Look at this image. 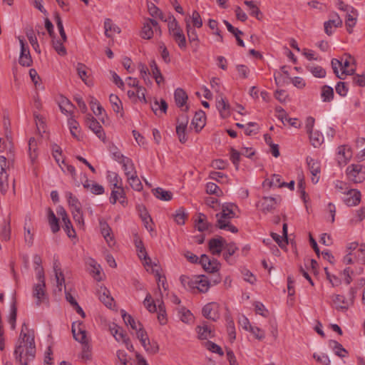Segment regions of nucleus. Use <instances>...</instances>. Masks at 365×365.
Instances as JSON below:
<instances>
[{
	"instance_id": "39448f33",
	"label": "nucleus",
	"mask_w": 365,
	"mask_h": 365,
	"mask_svg": "<svg viewBox=\"0 0 365 365\" xmlns=\"http://www.w3.org/2000/svg\"><path fill=\"white\" fill-rule=\"evenodd\" d=\"M206 116L204 111L200 110L195 112L194 118L190 125V130H195V134H197L205 125Z\"/></svg>"
},
{
	"instance_id": "5701e85b",
	"label": "nucleus",
	"mask_w": 365,
	"mask_h": 365,
	"mask_svg": "<svg viewBox=\"0 0 365 365\" xmlns=\"http://www.w3.org/2000/svg\"><path fill=\"white\" fill-rule=\"evenodd\" d=\"M187 123L188 118L187 115H182L178 118L176 125V133L179 137L185 135Z\"/></svg>"
},
{
	"instance_id": "c9c22d12",
	"label": "nucleus",
	"mask_w": 365,
	"mask_h": 365,
	"mask_svg": "<svg viewBox=\"0 0 365 365\" xmlns=\"http://www.w3.org/2000/svg\"><path fill=\"white\" fill-rule=\"evenodd\" d=\"M244 4L248 6L250 9V14L252 16L256 17L258 20H261L262 18V13L259 10V7L252 1L245 0Z\"/></svg>"
},
{
	"instance_id": "6ab92c4d",
	"label": "nucleus",
	"mask_w": 365,
	"mask_h": 365,
	"mask_svg": "<svg viewBox=\"0 0 365 365\" xmlns=\"http://www.w3.org/2000/svg\"><path fill=\"white\" fill-rule=\"evenodd\" d=\"M332 301L336 305V309L343 312L346 311L351 304L349 299H346L344 296L340 294L333 295Z\"/></svg>"
},
{
	"instance_id": "864d4df0",
	"label": "nucleus",
	"mask_w": 365,
	"mask_h": 365,
	"mask_svg": "<svg viewBox=\"0 0 365 365\" xmlns=\"http://www.w3.org/2000/svg\"><path fill=\"white\" fill-rule=\"evenodd\" d=\"M220 267V264L216 259H212L211 261H209L207 264L206 267L203 269L210 273H216L219 271Z\"/></svg>"
},
{
	"instance_id": "49530a36",
	"label": "nucleus",
	"mask_w": 365,
	"mask_h": 365,
	"mask_svg": "<svg viewBox=\"0 0 365 365\" xmlns=\"http://www.w3.org/2000/svg\"><path fill=\"white\" fill-rule=\"evenodd\" d=\"M110 102L112 105V108L115 113H120L123 110L122 103L118 96L110 94L109 96Z\"/></svg>"
},
{
	"instance_id": "9b49d317",
	"label": "nucleus",
	"mask_w": 365,
	"mask_h": 365,
	"mask_svg": "<svg viewBox=\"0 0 365 365\" xmlns=\"http://www.w3.org/2000/svg\"><path fill=\"white\" fill-rule=\"evenodd\" d=\"M361 201V192L356 189H351L346 192V197L344 199V203L347 206H356Z\"/></svg>"
},
{
	"instance_id": "4d7b16f0",
	"label": "nucleus",
	"mask_w": 365,
	"mask_h": 365,
	"mask_svg": "<svg viewBox=\"0 0 365 365\" xmlns=\"http://www.w3.org/2000/svg\"><path fill=\"white\" fill-rule=\"evenodd\" d=\"M223 249L226 250V252L223 254L224 258L227 261L229 257L233 255L238 248L234 242L228 244L225 242Z\"/></svg>"
},
{
	"instance_id": "a19ab883",
	"label": "nucleus",
	"mask_w": 365,
	"mask_h": 365,
	"mask_svg": "<svg viewBox=\"0 0 365 365\" xmlns=\"http://www.w3.org/2000/svg\"><path fill=\"white\" fill-rule=\"evenodd\" d=\"M321 96L324 102H330L334 98V90L331 86H323Z\"/></svg>"
},
{
	"instance_id": "0e129e2a",
	"label": "nucleus",
	"mask_w": 365,
	"mask_h": 365,
	"mask_svg": "<svg viewBox=\"0 0 365 365\" xmlns=\"http://www.w3.org/2000/svg\"><path fill=\"white\" fill-rule=\"evenodd\" d=\"M165 21H168V31L169 33H172L173 31H175L176 30H178L180 29L177 20L173 15H170L168 19H165Z\"/></svg>"
},
{
	"instance_id": "a211bd4d",
	"label": "nucleus",
	"mask_w": 365,
	"mask_h": 365,
	"mask_svg": "<svg viewBox=\"0 0 365 365\" xmlns=\"http://www.w3.org/2000/svg\"><path fill=\"white\" fill-rule=\"evenodd\" d=\"M331 68L333 69L334 73H335L336 77L340 79H344V75H353L354 73V69H350V70L344 69L339 74L338 69H339V68H341L342 63L336 58H333L331 60Z\"/></svg>"
},
{
	"instance_id": "4be33fe9",
	"label": "nucleus",
	"mask_w": 365,
	"mask_h": 365,
	"mask_svg": "<svg viewBox=\"0 0 365 365\" xmlns=\"http://www.w3.org/2000/svg\"><path fill=\"white\" fill-rule=\"evenodd\" d=\"M99 299L107 307L110 308L113 302V298L110 295V292L106 287H101L98 291Z\"/></svg>"
},
{
	"instance_id": "4468645a",
	"label": "nucleus",
	"mask_w": 365,
	"mask_h": 365,
	"mask_svg": "<svg viewBox=\"0 0 365 365\" xmlns=\"http://www.w3.org/2000/svg\"><path fill=\"white\" fill-rule=\"evenodd\" d=\"M210 282L209 279L205 276L202 275L198 277L194 282H192L190 288H197L200 292H207L210 288Z\"/></svg>"
},
{
	"instance_id": "0eeeda50",
	"label": "nucleus",
	"mask_w": 365,
	"mask_h": 365,
	"mask_svg": "<svg viewBox=\"0 0 365 365\" xmlns=\"http://www.w3.org/2000/svg\"><path fill=\"white\" fill-rule=\"evenodd\" d=\"M21 45V53L19 57V63L23 66H30L32 64V59L29 47L26 46L24 40L19 38Z\"/></svg>"
},
{
	"instance_id": "1a4fd4ad",
	"label": "nucleus",
	"mask_w": 365,
	"mask_h": 365,
	"mask_svg": "<svg viewBox=\"0 0 365 365\" xmlns=\"http://www.w3.org/2000/svg\"><path fill=\"white\" fill-rule=\"evenodd\" d=\"M99 225L101 229V232L103 236L104 239L108 244L110 247H112L115 245V242L114 240L113 234L110 227L108 224L103 220H100Z\"/></svg>"
},
{
	"instance_id": "f8f14e48",
	"label": "nucleus",
	"mask_w": 365,
	"mask_h": 365,
	"mask_svg": "<svg viewBox=\"0 0 365 365\" xmlns=\"http://www.w3.org/2000/svg\"><path fill=\"white\" fill-rule=\"evenodd\" d=\"M53 269L56 279L57 287L58 289V291L61 292L62 290V286L65 283V278L64 274L61 270V263L59 262L58 259H53Z\"/></svg>"
},
{
	"instance_id": "5fc2aeb1",
	"label": "nucleus",
	"mask_w": 365,
	"mask_h": 365,
	"mask_svg": "<svg viewBox=\"0 0 365 365\" xmlns=\"http://www.w3.org/2000/svg\"><path fill=\"white\" fill-rule=\"evenodd\" d=\"M307 69L316 78H324L326 76V71L319 66H313L307 67Z\"/></svg>"
},
{
	"instance_id": "a18cd8bd",
	"label": "nucleus",
	"mask_w": 365,
	"mask_h": 365,
	"mask_svg": "<svg viewBox=\"0 0 365 365\" xmlns=\"http://www.w3.org/2000/svg\"><path fill=\"white\" fill-rule=\"evenodd\" d=\"M108 150L111 154L113 160L118 163L126 158L121 153L120 150L113 143L109 145Z\"/></svg>"
},
{
	"instance_id": "bf43d9fd",
	"label": "nucleus",
	"mask_w": 365,
	"mask_h": 365,
	"mask_svg": "<svg viewBox=\"0 0 365 365\" xmlns=\"http://www.w3.org/2000/svg\"><path fill=\"white\" fill-rule=\"evenodd\" d=\"M68 123L72 136L78 137L80 135L79 123L73 118L69 119Z\"/></svg>"
},
{
	"instance_id": "72a5a7b5",
	"label": "nucleus",
	"mask_w": 365,
	"mask_h": 365,
	"mask_svg": "<svg viewBox=\"0 0 365 365\" xmlns=\"http://www.w3.org/2000/svg\"><path fill=\"white\" fill-rule=\"evenodd\" d=\"M119 163H120L122 165L123 168L125 171V175L127 177L132 175V173H136V171L135 170L134 164L130 158L126 157L123 160H120L119 162Z\"/></svg>"
},
{
	"instance_id": "2eb2a0df",
	"label": "nucleus",
	"mask_w": 365,
	"mask_h": 365,
	"mask_svg": "<svg viewBox=\"0 0 365 365\" xmlns=\"http://www.w3.org/2000/svg\"><path fill=\"white\" fill-rule=\"evenodd\" d=\"M337 160L339 165H344L351 158V151L346 145H341L338 148Z\"/></svg>"
},
{
	"instance_id": "f03ea898",
	"label": "nucleus",
	"mask_w": 365,
	"mask_h": 365,
	"mask_svg": "<svg viewBox=\"0 0 365 365\" xmlns=\"http://www.w3.org/2000/svg\"><path fill=\"white\" fill-rule=\"evenodd\" d=\"M26 352L25 353L26 359L23 361L22 355L24 354V348L22 345H18L14 350V355L16 360L19 362L21 365H28L29 361H32L36 354V346L34 339L31 336H27L26 339Z\"/></svg>"
},
{
	"instance_id": "774afa93",
	"label": "nucleus",
	"mask_w": 365,
	"mask_h": 365,
	"mask_svg": "<svg viewBox=\"0 0 365 365\" xmlns=\"http://www.w3.org/2000/svg\"><path fill=\"white\" fill-rule=\"evenodd\" d=\"M180 318L182 322L188 323L192 319V314L190 310L186 309L185 307H182L179 310Z\"/></svg>"
},
{
	"instance_id": "9d476101",
	"label": "nucleus",
	"mask_w": 365,
	"mask_h": 365,
	"mask_svg": "<svg viewBox=\"0 0 365 365\" xmlns=\"http://www.w3.org/2000/svg\"><path fill=\"white\" fill-rule=\"evenodd\" d=\"M226 241L222 237L212 238L209 241V250L214 255H220Z\"/></svg>"
},
{
	"instance_id": "13d9d810",
	"label": "nucleus",
	"mask_w": 365,
	"mask_h": 365,
	"mask_svg": "<svg viewBox=\"0 0 365 365\" xmlns=\"http://www.w3.org/2000/svg\"><path fill=\"white\" fill-rule=\"evenodd\" d=\"M158 319L160 324H165L167 322L166 310L163 302L158 304Z\"/></svg>"
},
{
	"instance_id": "a878e982",
	"label": "nucleus",
	"mask_w": 365,
	"mask_h": 365,
	"mask_svg": "<svg viewBox=\"0 0 365 365\" xmlns=\"http://www.w3.org/2000/svg\"><path fill=\"white\" fill-rule=\"evenodd\" d=\"M217 108L222 118H226L230 115V104L221 95L220 99L217 101Z\"/></svg>"
},
{
	"instance_id": "f3484780",
	"label": "nucleus",
	"mask_w": 365,
	"mask_h": 365,
	"mask_svg": "<svg viewBox=\"0 0 365 365\" xmlns=\"http://www.w3.org/2000/svg\"><path fill=\"white\" fill-rule=\"evenodd\" d=\"M46 284L38 283L34 287L33 296L36 300V305L39 306L42 302H44L46 298L45 291Z\"/></svg>"
},
{
	"instance_id": "de8ad7c7",
	"label": "nucleus",
	"mask_w": 365,
	"mask_h": 365,
	"mask_svg": "<svg viewBox=\"0 0 365 365\" xmlns=\"http://www.w3.org/2000/svg\"><path fill=\"white\" fill-rule=\"evenodd\" d=\"M186 32L190 42L198 43L199 39L195 27H192L187 20H186Z\"/></svg>"
},
{
	"instance_id": "680f3d73",
	"label": "nucleus",
	"mask_w": 365,
	"mask_h": 365,
	"mask_svg": "<svg viewBox=\"0 0 365 365\" xmlns=\"http://www.w3.org/2000/svg\"><path fill=\"white\" fill-rule=\"evenodd\" d=\"M153 36V30L151 28V24L149 23H144L141 31V37L144 39H150Z\"/></svg>"
},
{
	"instance_id": "c85d7f7f",
	"label": "nucleus",
	"mask_w": 365,
	"mask_h": 365,
	"mask_svg": "<svg viewBox=\"0 0 365 365\" xmlns=\"http://www.w3.org/2000/svg\"><path fill=\"white\" fill-rule=\"evenodd\" d=\"M195 227L200 232L207 230L211 225L207 222V217L203 213H198L197 219L195 220Z\"/></svg>"
},
{
	"instance_id": "ea45409f",
	"label": "nucleus",
	"mask_w": 365,
	"mask_h": 365,
	"mask_svg": "<svg viewBox=\"0 0 365 365\" xmlns=\"http://www.w3.org/2000/svg\"><path fill=\"white\" fill-rule=\"evenodd\" d=\"M127 178L128 183L133 190L140 191L143 189V185L137 175V173H132Z\"/></svg>"
},
{
	"instance_id": "c03bdc74",
	"label": "nucleus",
	"mask_w": 365,
	"mask_h": 365,
	"mask_svg": "<svg viewBox=\"0 0 365 365\" xmlns=\"http://www.w3.org/2000/svg\"><path fill=\"white\" fill-rule=\"evenodd\" d=\"M89 103L91 105V110H93V113L96 115H97V116L101 115H102L103 112L105 111L103 108L100 104V103L94 97H93V96L91 97V101H90Z\"/></svg>"
},
{
	"instance_id": "052dcab7",
	"label": "nucleus",
	"mask_w": 365,
	"mask_h": 365,
	"mask_svg": "<svg viewBox=\"0 0 365 365\" xmlns=\"http://www.w3.org/2000/svg\"><path fill=\"white\" fill-rule=\"evenodd\" d=\"M241 152L237 151L234 148H230V160L234 164L236 170L239 169Z\"/></svg>"
},
{
	"instance_id": "e2e57ef3",
	"label": "nucleus",
	"mask_w": 365,
	"mask_h": 365,
	"mask_svg": "<svg viewBox=\"0 0 365 365\" xmlns=\"http://www.w3.org/2000/svg\"><path fill=\"white\" fill-rule=\"evenodd\" d=\"M206 191L209 194L215 195L217 196H220L222 195V191L214 182H207V183Z\"/></svg>"
},
{
	"instance_id": "b1692460",
	"label": "nucleus",
	"mask_w": 365,
	"mask_h": 365,
	"mask_svg": "<svg viewBox=\"0 0 365 365\" xmlns=\"http://www.w3.org/2000/svg\"><path fill=\"white\" fill-rule=\"evenodd\" d=\"M170 34L173 36V39L181 49H185L186 48V38L181 28L173 31Z\"/></svg>"
},
{
	"instance_id": "bb28decb",
	"label": "nucleus",
	"mask_w": 365,
	"mask_h": 365,
	"mask_svg": "<svg viewBox=\"0 0 365 365\" xmlns=\"http://www.w3.org/2000/svg\"><path fill=\"white\" fill-rule=\"evenodd\" d=\"M329 346L334 351L336 355L341 358L345 357L348 353L343 346L335 340H329Z\"/></svg>"
},
{
	"instance_id": "412c9836",
	"label": "nucleus",
	"mask_w": 365,
	"mask_h": 365,
	"mask_svg": "<svg viewBox=\"0 0 365 365\" xmlns=\"http://www.w3.org/2000/svg\"><path fill=\"white\" fill-rule=\"evenodd\" d=\"M196 331L198 334V338L201 340L208 339L214 336L213 331L210 327L207 326L206 322H203L202 325H198L196 327Z\"/></svg>"
},
{
	"instance_id": "37998d69",
	"label": "nucleus",
	"mask_w": 365,
	"mask_h": 365,
	"mask_svg": "<svg viewBox=\"0 0 365 365\" xmlns=\"http://www.w3.org/2000/svg\"><path fill=\"white\" fill-rule=\"evenodd\" d=\"M63 42L61 39H55V38H52V44L55 51L58 53V54L61 56L66 55V49L63 46Z\"/></svg>"
},
{
	"instance_id": "58836bf2",
	"label": "nucleus",
	"mask_w": 365,
	"mask_h": 365,
	"mask_svg": "<svg viewBox=\"0 0 365 365\" xmlns=\"http://www.w3.org/2000/svg\"><path fill=\"white\" fill-rule=\"evenodd\" d=\"M104 29H105V34L107 37H111V34L110 32L113 33H118L119 34L120 32V29L118 26L113 25L112 20L110 19H106L104 22Z\"/></svg>"
},
{
	"instance_id": "473e14b6",
	"label": "nucleus",
	"mask_w": 365,
	"mask_h": 365,
	"mask_svg": "<svg viewBox=\"0 0 365 365\" xmlns=\"http://www.w3.org/2000/svg\"><path fill=\"white\" fill-rule=\"evenodd\" d=\"M48 220L51 231L53 233L57 232L60 230L58 219L56 217L53 211L50 207L48 208Z\"/></svg>"
},
{
	"instance_id": "7c9ffc66",
	"label": "nucleus",
	"mask_w": 365,
	"mask_h": 365,
	"mask_svg": "<svg viewBox=\"0 0 365 365\" xmlns=\"http://www.w3.org/2000/svg\"><path fill=\"white\" fill-rule=\"evenodd\" d=\"M153 193L160 200L169 201L173 198V193L170 191L165 190L161 187L153 189Z\"/></svg>"
},
{
	"instance_id": "79ce46f5",
	"label": "nucleus",
	"mask_w": 365,
	"mask_h": 365,
	"mask_svg": "<svg viewBox=\"0 0 365 365\" xmlns=\"http://www.w3.org/2000/svg\"><path fill=\"white\" fill-rule=\"evenodd\" d=\"M58 106L61 112L64 113H70L73 108V105L71 103V101L63 96L61 97V101L58 102Z\"/></svg>"
},
{
	"instance_id": "338daca9",
	"label": "nucleus",
	"mask_w": 365,
	"mask_h": 365,
	"mask_svg": "<svg viewBox=\"0 0 365 365\" xmlns=\"http://www.w3.org/2000/svg\"><path fill=\"white\" fill-rule=\"evenodd\" d=\"M124 191L123 187L117 188V190H113L111 192V196L110 202L112 204H115L119 198H124Z\"/></svg>"
},
{
	"instance_id": "ddd939ff",
	"label": "nucleus",
	"mask_w": 365,
	"mask_h": 365,
	"mask_svg": "<svg viewBox=\"0 0 365 365\" xmlns=\"http://www.w3.org/2000/svg\"><path fill=\"white\" fill-rule=\"evenodd\" d=\"M82 323H73L72 324V333L73 338L81 344H85L86 341V331L81 327Z\"/></svg>"
},
{
	"instance_id": "2f4dec72",
	"label": "nucleus",
	"mask_w": 365,
	"mask_h": 365,
	"mask_svg": "<svg viewBox=\"0 0 365 365\" xmlns=\"http://www.w3.org/2000/svg\"><path fill=\"white\" fill-rule=\"evenodd\" d=\"M66 197L68 200V203L71 212L73 210H80L81 209V202H79L78 198L76 196H74L71 192H67L66 193Z\"/></svg>"
},
{
	"instance_id": "8fccbe9b",
	"label": "nucleus",
	"mask_w": 365,
	"mask_h": 365,
	"mask_svg": "<svg viewBox=\"0 0 365 365\" xmlns=\"http://www.w3.org/2000/svg\"><path fill=\"white\" fill-rule=\"evenodd\" d=\"M27 326L25 323L23 324L22 325V328H21V334H20V336H19V345H22L23 346V348H24V352L25 351V353L26 352V339H27V336H31L34 339V337L27 333H24V330H27Z\"/></svg>"
},
{
	"instance_id": "6e6d98bb",
	"label": "nucleus",
	"mask_w": 365,
	"mask_h": 365,
	"mask_svg": "<svg viewBox=\"0 0 365 365\" xmlns=\"http://www.w3.org/2000/svg\"><path fill=\"white\" fill-rule=\"evenodd\" d=\"M143 304L150 312H157V306L155 302L152 299V297L150 293H148L144 301Z\"/></svg>"
},
{
	"instance_id": "423d86ee",
	"label": "nucleus",
	"mask_w": 365,
	"mask_h": 365,
	"mask_svg": "<svg viewBox=\"0 0 365 365\" xmlns=\"http://www.w3.org/2000/svg\"><path fill=\"white\" fill-rule=\"evenodd\" d=\"M202 313L206 319L215 322L220 317L219 304L216 302H210L204 306Z\"/></svg>"
},
{
	"instance_id": "dca6fc26",
	"label": "nucleus",
	"mask_w": 365,
	"mask_h": 365,
	"mask_svg": "<svg viewBox=\"0 0 365 365\" xmlns=\"http://www.w3.org/2000/svg\"><path fill=\"white\" fill-rule=\"evenodd\" d=\"M86 123L88 127L93 131V133L98 136L101 137V133L103 131L102 126L98 122V120L91 114H88L86 117Z\"/></svg>"
},
{
	"instance_id": "20e7f679",
	"label": "nucleus",
	"mask_w": 365,
	"mask_h": 365,
	"mask_svg": "<svg viewBox=\"0 0 365 365\" xmlns=\"http://www.w3.org/2000/svg\"><path fill=\"white\" fill-rule=\"evenodd\" d=\"M7 168L6 158L0 156V190L3 194H5L9 189Z\"/></svg>"
},
{
	"instance_id": "6e6552de",
	"label": "nucleus",
	"mask_w": 365,
	"mask_h": 365,
	"mask_svg": "<svg viewBox=\"0 0 365 365\" xmlns=\"http://www.w3.org/2000/svg\"><path fill=\"white\" fill-rule=\"evenodd\" d=\"M281 200L282 198L280 196H278L277 197H264L261 202L262 211L264 213L272 212Z\"/></svg>"
},
{
	"instance_id": "f704fd0d",
	"label": "nucleus",
	"mask_w": 365,
	"mask_h": 365,
	"mask_svg": "<svg viewBox=\"0 0 365 365\" xmlns=\"http://www.w3.org/2000/svg\"><path fill=\"white\" fill-rule=\"evenodd\" d=\"M306 160L312 175H315L316 174L320 173L321 166L320 163L318 160H314L310 157H307Z\"/></svg>"
},
{
	"instance_id": "e433bc0d",
	"label": "nucleus",
	"mask_w": 365,
	"mask_h": 365,
	"mask_svg": "<svg viewBox=\"0 0 365 365\" xmlns=\"http://www.w3.org/2000/svg\"><path fill=\"white\" fill-rule=\"evenodd\" d=\"M26 36H27V38H28V39L29 41V43H31V45L34 48V49L36 52L40 53L41 51H40V48H39V45H38V41H37V38L36 37V36L34 34V30H33V29L31 27L26 29Z\"/></svg>"
},
{
	"instance_id": "7ed1b4c3",
	"label": "nucleus",
	"mask_w": 365,
	"mask_h": 365,
	"mask_svg": "<svg viewBox=\"0 0 365 365\" xmlns=\"http://www.w3.org/2000/svg\"><path fill=\"white\" fill-rule=\"evenodd\" d=\"M349 179L355 183H359L365 180V170L360 164H352L346 170Z\"/></svg>"
},
{
	"instance_id": "69168bd1",
	"label": "nucleus",
	"mask_w": 365,
	"mask_h": 365,
	"mask_svg": "<svg viewBox=\"0 0 365 365\" xmlns=\"http://www.w3.org/2000/svg\"><path fill=\"white\" fill-rule=\"evenodd\" d=\"M265 140L269 146V152L274 158H278L280 155L279 145L274 143L272 138H265Z\"/></svg>"
},
{
	"instance_id": "aec40b11",
	"label": "nucleus",
	"mask_w": 365,
	"mask_h": 365,
	"mask_svg": "<svg viewBox=\"0 0 365 365\" xmlns=\"http://www.w3.org/2000/svg\"><path fill=\"white\" fill-rule=\"evenodd\" d=\"M282 235L283 236H280L279 235L272 232L271 236L273 238V240L278 244V245L281 247H285L286 245L288 244V240H287V223L283 224L282 227Z\"/></svg>"
},
{
	"instance_id": "3c124183",
	"label": "nucleus",
	"mask_w": 365,
	"mask_h": 365,
	"mask_svg": "<svg viewBox=\"0 0 365 365\" xmlns=\"http://www.w3.org/2000/svg\"><path fill=\"white\" fill-rule=\"evenodd\" d=\"M317 136H327V137H333L334 135V131L330 126H327L325 124L321 125L319 129H318L315 133Z\"/></svg>"
},
{
	"instance_id": "4c0bfd02",
	"label": "nucleus",
	"mask_w": 365,
	"mask_h": 365,
	"mask_svg": "<svg viewBox=\"0 0 365 365\" xmlns=\"http://www.w3.org/2000/svg\"><path fill=\"white\" fill-rule=\"evenodd\" d=\"M173 217L178 225H182L187 218V214L185 212V210L183 207H180L173 214Z\"/></svg>"
},
{
	"instance_id": "c756f323",
	"label": "nucleus",
	"mask_w": 365,
	"mask_h": 365,
	"mask_svg": "<svg viewBox=\"0 0 365 365\" xmlns=\"http://www.w3.org/2000/svg\"><path fill=\"white\" fill-rule=\"evenodd\" d=\"M14 144L11 138H0V153L12 155Z\"/></svg>"
},
{
	"instance_id": "393cba45",
	"label": "nucleus",
	"mask_w": 365,
	"mask_h": 365,
	"mask_svg": "<svg viewBox=\"0 0 365 365\" xmlns=\"http://www.w3.org/2000/svg\"><path fill=\"white\" fill-rule=\"evenodd\" d=\"M76 71H77L78 76L86 85H88V86L92 85V82L91 81H88V68L85 64H83L82 63H78L76 65Z\"/></svg>"
},
{
	"instance_id": "09e8293b",
	"label": "nucleus",
	"mask_w": 365,
	"mask_h": 365,
	"mask_svg": "<svg viewBox=\"0 0 365 365\" xmlns=\"http://www.w3.org/2000/svg\"><path fill=\"white\" fill-rule=\"evenodd\" d=\"M63 229L66 232L68 237H75L76 232L73 227V225L69 220V218L63 219Z\"/></svg>"
},
{
	"instance_id": "f257e3e1",
	"label": "nucleus",
	"mask_w": 365,
	"mask_h": 365,
	"mask_svg": "<svg viewBox=\"0 0 365 365\" xmlns=\"http://www.w3.org/2000/svg\"><path fill=\"white\" fill-rule=\"evenodd\" d=\"M233 207L237 206L232 203H226L222 205V212L217 213L216 217L218 218L216 226L221 230H226L232 233H237L238 229L230 223V220L236 217V214Z\"/></svg>"
},
{
	"instance_id": "603ef678",
	"label": "nucleus",
	"mask_w": 365,
	"mask_h": 365,
	"mask_svg": "<svg viewBox=\"0 0 365 365\" xmlns=\"http://www.w3.org/2000/svg\"><path fill=\"white\" fill-rule=\"evenodd\" d=\"M121 315L126 325L129 324L133 329L138 330V324H137L131 315L127 314L124 310H121Z\"/></svg>"
},
{
	"instance_id": "cd10ccee",
	"label": "nucleus",
	"mask_w": 365,
	"mask_h": 365,
	"mask_svg": "<svg viewBox=\"0 0 365 365\" xmlns=\"http://www.w3.org/2000/svg\"><path fill=\"white\" fill-rule=\"evenodd\" d=\"M175 101L178 107H183L187 102V95L182 88H177L174 93Z\"/></svg>"
}]
</instances>
